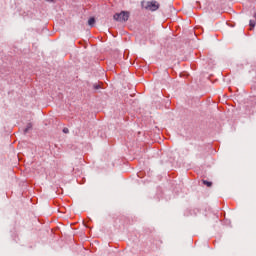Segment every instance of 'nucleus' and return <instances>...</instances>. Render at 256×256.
Segmentation results:
<instances>
[{
	"instance_id": "nucleus-1",
	"label": "nucleus",
	"mask_w": 256,
	"mask_h": 256,
	"mask_svg": "<svg viewBox=\"0 0 256 256\" xmlns=\"http://www.w3.org/2000/svg\"><path fill=\"white\" fill-rule=\"evenodd\" d=\"M129 12L128 11H122L120 13H116L113 16L114 21H118L120 23H125L129 21Z\"/></svg>"
},
{
	"instance_id": "nucleus-2",
	"label": "nucleus",
	"mask_w": 256,
	"mask_h": 256,
	"mask_svg": "<svg viewBox=\"0 0 256 256\" xmlns=\"http://www.w3.org/2000/svg\"><path fill=\"white\" fill-rule=\"evenodd\" d=\"M142 7L147 11H157V9H159V4L157 1L142 2Z\"/></svg>"
},
{
	"instance_id": "nucleus-3",
	"label": "nucleus",
	"mask_w": 256,
	"mask_h": 256,
	"mask_svg": "<svg viewBox=\"0 0 256 256\" xmlns=\"http://www.w3.org/2000/svg\"><path fill=\"white\" fill-rule=\"evenodd\" d=\"M88 25H89V27H95V18L91 17L88 20Z\"/></svg>"
},
{
	"instance_id": "nucleus-4",
	"label": "nucleus",
	"mask_w": 256,
	"mask_h": 256,
	"mask_svg": "<svg viewBox=\"0 0 256 256\" xmlns=\"http://www.w3.org/2000/svg\"><path fill=\"white\" fill-rule=\"evenodd\" d=\"M30 129H33V124L28 123L24 130V133H29Z\"/></svg>"
},
{
	"instance_id": "nucleus-5",
	"label": "nucleus",
	"mask_w": 256,
	"mask_h": 256,
	"mask_svg": "<svg viewBox=\"0 0 256 256\" xmlns=\"http://www.w3.org/2000/svg\"><path fill=\"white\" fill-rule=\"evenodd\" d=\"M249 25H250V30H253V29H255V25H256V22H255V20H250V23H249Z\"/></svg>"
},
{
	"instance_id": "nucleus-6",
	"label": "nucleus",
	"mask_w": 256,
	"mask_h": 256,
	"mask_svg": "<svg viewBox=\"0 0 256 256\" xmlns=\"http://www.w3.org/2000/svg\"><path fill=\"white\" fill-rule=\"evenodd\" d=\"M203 184L206 185V187H211V185H213V183H211L207 180H203Z\"/></svg>"
},
{
	"instance_id": "nucleus-7",
	"label": "nucleus",
	"mask_w": 256,
	"mask_h": 256,
	"mask_svg": "<svg viewBox=\"0 0 256 256\" xmlns=\"http://www.w3.org/2000/svg\"><path fill=\"white\" fill-rule=\"evenodd\" d=\"M63 133L65 134L69 133V128H63Z\"/></svg>"
},
{
	"instance_id": "nucleus-8",
	"label": "nucleus",
	"mask_w": 256,
	"mask_h": 256,
	"mask_svg": "<svg viewBox=\"0 0 256 256\" xmlns=\"http://www.w3.org/2000/svg\"><path fill=\"white\" fill-rule=\"evenodd\" d=\"M94 89H101V86L95 84V85H94Z\"/></svg>"
},
{
	"instance_id": "nucleus-9",
	"label": "nucleus",
	"mask_w": 256,
	"mask_h": 256,
	"mask_svg": "<svg viewBox=\"0 0 256 256\" xmlns=\"http://www.w3.org/2000/svg\"><path fill=\"white\" fill-rule=\"evenodd\" d=\"M45 1H47L48 3H53V0H45Z\"/></svg>"
},
{
	"instance_id": "nucleus-10",
	"label": "nucleus",
	"mask_w": 256,
	"mask_h": 256,
	"mask_svg": "<svg viewBox=\"0 0 256 256\" xmlns=\"http://www.w3.org/2000/svg\"><path fill=\"white\" fill-rule=\"evenodd\" d=\"M254 17H255V19H256V13L254 14Z\"/></svg>"
}]
</instances>
